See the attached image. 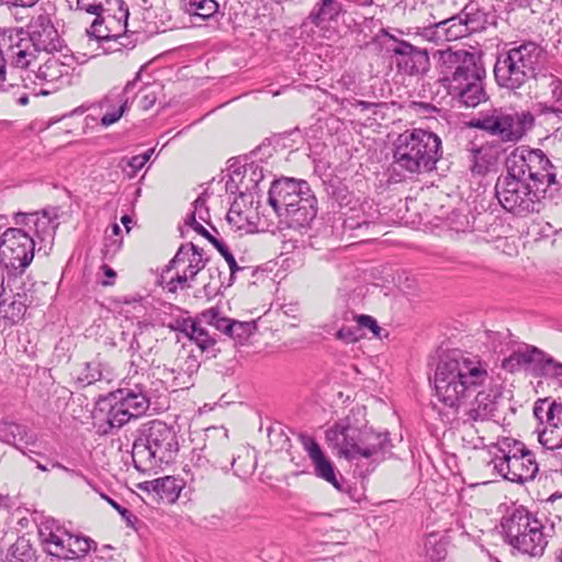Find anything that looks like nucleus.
Masks as SVG:
<instances>
[{
  "mask_svg": "<svg viewBox=\"0 0 562 562\" xmlns=\"http://www.w3.org/2000/svg\"><path fill=\"white\" fill-rule=\"evenodd\" d=\"M486 363L460 353L441 357L435 372L436 396L447 407L457 413L475 395L467 416L472 422H484L494 416L497 409V390H481L490 380Z\"/></svg>",
  "mask_w": 562,
  "mask_h": 562,
  "instance_id": "1",
  "label": "nucleus"
},
{
  "mask_svg": "<svg viewBox=\"0 0 562 562\" xmlns=\"http://www.w3.org/2000/svg\"><path fill=\"white\" fill-rule=\"evenodd\" d=\"M547 50L533 41L514 42L497 53L493 72L496 85L521 94L533 79L547 77Z\"/></svg>",
  "mask_w": 562,
  "mask_h": 562,
  "instance_id": "2",
  "label": "nucleus"
},
{
  "mask_svg": "<svg viewBox=\"0 0 562 562\" xmlns=\"http://www.w3.org/2000/svg\"><path fill=\"white\" fill-rule=\"evenodd\" d=\"M442 154L439 135L425 128L406 130L393 144V166L408 176L429 173Z\"/></svg>",
  "mask_w": 562,
  "mask_h": 562,
  "instance_id": "3",
  "label": "nucleus"
},
{
  "mask_svg": "<svg viewBox=\"0 0 562 562\" xmlns=\"http://www.w3.org/2000/svg\"><path fill=\"white\" fill-rule=\"evenodd\" d=\"M179 452L175 429L166 423L154 419L143 424L136 431L132 459L140 471H156L172 463Z\"/></svg>",
  "mask_w": 562,
  "mask_h": 562,
  "instance_id": "4",
  "label": "nucleus"
},
{
  "mask_svg": "<svg viewBox=\"0 0 562 562\" xmlns=\"http://www.w3.org/2000/svg\"><path fill=\"white\" fill-rule=\"evenodd\" d=\"M268 202L279 216H285L294 229L308 228L317 215V200L304 180H274L268 192Z\"/></svg>",
  "mask_w": 562,
  "mask_h": 562,
  "instance_id": "5",
  "label": "nucleus"
},
{
  "mask_svg": "<svg viewBox=\"0 0 562 562\" xmlns=\"http://www.w3.org/2000/svg\"><path fill=\"white\" fill-rule=\"evenodd\" d=\"M36 240L22 228H8L0 237L1 284L10 292L18 289L26 267L34 258Z\"/></svg>",
  "mask_w": 562,
  "mask_h": 562,
  "instance_id": "6",
  "label": "nucleus"
},
{
  "mask_svg": "<svg viewBox=\"0 0 562 562\" xmlns=\"http://www.w3.org/2000/svg\"><path fill=\"white\" fill-rule=\"evenodd\" d=\"M494 470L505 480L517 484L532 481L539 472L535 453L517 439L504 437L495 445Z\"/></svg>",
  "mask_w": 562,
  "mask_h": 562,
  "instance_id": "7",
  "label": "nucleus"
},
{
  "mask_svg": "<svg viewBox=\"0 0 562 562\" xmlns=\"http://www.w3.org/2000/svg\"><path fill=\"white\" fill-rule=\"evenodd\" d=\"M544 194L542 189L533 187L510 171L501 176L495 184V195L502 207L518 217L539 213Z\"/></svg>",
  "mask_w": 562,
  "mask_h": 562,
  "instance_id": "8",
  "label": "nucleus"
},
{
  "mask_svg": "<svg viewBox=\"0 0 562 562\" xmlns=\"http://www.w3.org/2000/svg\"><path fill=\"white\" fill-rule=\"evenodd\" d=\"M505 167L506 171L542 189L544 193L552 186H555V191L560 190L555 167L541 149L516 148L506 158Z\"/></svg>",
  "mask_w": 562,
  "mask_h": 562,
  "instance_id": "9",
  "label": "nucleus"
},
{
  "mask_svg": "<svg viewBox=\"0 0 562 562\" xmlns=\"http://www.w3.org/2000/svg\"><path fill=\"white\" fill-rule=\"evenodd\" d=\"M153 385L154 382L148 371L132 360L120 387L111 392L112 400L121 401L123 405L140 417L146 414L155 396Z\"/></svg>",
  "mask_w": 562,
  "mask_h": 562,
  "instance_id": "10",
  "label": "nucleus"
},
{
  "mask_svg": "<svg viewBox=\"0 0 562 562\" xmlns=\"http://www.w3.org/2000/svg\"><path fill=\"white\" fill-rule=\"evenodd\" d=\"M46 552L58 559L75 560L86 557L95 542L83 536L72 535L64 530L55 520L42 522L38 529Z\"/></svg>",
  "mask_w": 562,
  "mask_h": 562,
  "instance_id": "11",
  "label": "nucleus"
},
{
  "mask_svg": "<svg viewBox=\"0 0 562 562\" xmlns=\"http://www.w3.org/2000/svg\"><path fill=\"white\" fill-rule=\"evenodd\" d=\"M440 60L449 88L485 77V69L475 53L465 49H447L441 52Z\"/></svg>",
  "mask_w": 562,
  "mask_h": 562,
  "instance_id": "12",
  "label": "nucleus"
},
{
  "mask_svg": "<svg viewBox=\"0 0 562 562\" xmlns=\"http://www.w3.org/2000/svg\"><path fill=\"white\" fill-rule=\"evenodd\" d=\"M363 427H357L350 418L336 422L326 430L328 445L348 460L359 459Z\"/></svg>",
  "mask_w": 562,
  "mask_h": 562,
  "instance_id": "13",
  "label": "nucleus"
},
{
  "mask_svg": "<svg viewBox=\"0 0 562 562\" xmlns=\"http://www.w3.org/2000/svg\"><path fill=\"white\" fill-rule=\"evenodd\" d=\"M557 519L558 525L554 520L549 518H546L538 527L535 525L533 530L528 535H524L513 549L531 558L542 557L549 544L555 543L562 538L561 519L559 517H557Z\"/></svg>",
  "mask_w": 562,
  "mask_h": 562,
  "instance_id": "14",
  "label": "nucleus"
},
{
  "mask_svg": "<svg viewBox=\"0 0 562 562\" xmlns=\"http://www.w3.org/2000/svg\"><path fill=\"white\" fill-rule=\"evenodd\" d=\"M382 36L393 43L386 46V52L397 57L396 64L400 70L407 75H417L427 69L429 57L426 49L400 40L386 30H382Z\"/></svg>",
  "mask_w": 562,
  "mask_h": 562,
  "instance_id": "15",
  "label": "nucleus"
},
{
  "mask_svg": "<svg viewBox=\"0 0 562 562\" xmlns=\"http://www.w3.org/2000/svg\"><path fill=\"white\" fill-rule=\"evenodd\" d=\"M4 57L14 68H27L36 58L37 49L24 29H13L1 34Z\"/></svg>",
  "mask_w": 562,
  "mask_h": 562,
  "instance_id": "16",
  "label": "nucleus"
},
{
  "mask_svg": "<svg viewBox=\"0 0 562 562\" xmlns=\"http://www.w3.org/2000/svg\"><path fill=\"white\" fill-rule=\"evenodd\" d=\"M24 32L30 36L37 52H61L64 47V40L46 12L33 16Z\"/></svg>",
  "mask_w": 562,
  "mask_h": 562,
  "instance_id": "17",
  "label": "nucleus"
},
{
  "mask_svg": "<svg viewBox=\"0 0 562 562\" xmlns=\"http://www.w3.org/2000/svg\"><path fill=\"white\" fill-rule=\"evenodd\" d=\"M517 115L503 110H493L491 114L482 115L474 126L497 136L503 142H517L524 135V128L517 123Z\"/></svg>",
  "mask_w": 562,
  "mask_h": 562,
  "instance_id": "18",
  "label": "nucleus"
},
{
  "mask_svg": "<svg viewBox=\"0 0 562 562\" xmlns=\"http://www.w3.org/2000/svg\"><path fill=\"white\" fill-rule=\"evenodd\" d=\"M326 192L333 207H348V210L352 213L350 216L344 220L345 229L356 231L363 227L368 228L370 225H376L374 222L368 221L364 213L357 209L359 201L341 182L329 183L326 188Z\"/></svg>",
  "mask_w": 562,
  "mask_h": 562,
  "instance_id": "19",
  "label": "nucleus"
},
{
  "mask_svg": "<svg viewBox=\"0 0 562 562\" xmlns=\"http://www.w3.org/2000/svg\"><path fill=\"white\" fill-rule=\"evenodd\" d=\"M112 16H95L90 27L86 30L87 35L90 38L97 41H110L114 40L122 47L133 48L135 43L126 35L127 32V19H116Z\"/></svg>",
  "mask_w": 562,
  "mask_h": 562,
  "instance_id": "20",
  "label": "nucleus"
},
{
  "mask_svg": "<svg viewBox=\"0 0 562 562\" xmlns=\"http://www.w3.org/2000/svg\"><path fill=\"white\" fill-rule=\"evenodd\" d=\"M543 521L524 506L513 508L501 522L505 541L513 548L524 535L533 530L535 525L538 527Z\"/></svg>",
  "mask_w": 562,
  "mask_h": 562,
  "instance_id": "21",
  "label": "nucleus"
},
{
  "mask_svg": "<svg viewBox=\"0 0 562 562\" xmlns=\"http://www.w3.org/2000/svg\"><path fill=\"white\" fill-rule=\"evenodd\" d=\"M138 78L139 75L137 74L135 79L127 81L122 90L113 88L102 99L100 105L106 109V112L100 120L102 126L108 127L116 123L123 116L130 104L128 93L134 89Z\"/></svg>",
  "mask_w": 562,
  "mask_h": 562,
  "instance_id": "22",
  "label": "nucleus"
},
{
  "mask_svg": "<svg viewBox=\"0 0 562 562\" xmlns=\"http://www.w3.org/2000/svg\"><path fill=\"white\" fill-rule=\"evenodd\" d=\"M18 289H14L12 296H7V284H1L2 296H0V317L10 321L11 323L20 322L26 312L27 306L32 303L29 299L27 291L24 288V282L21 279L16 283Z\"/></svg>",
  "mask_w": 562,
  "mask_h": 562,
  "instance_id": "23",
  "label": "nucleus"
},
{
  "mask_svg": "<svg viewBox=\"0 0 562 562\" xmlns=\"http://www.w3.org/2000/svg\"><path fill=\"white\" fill-rule=\"evenodd\" d=\"M543 353L544 351L535 346L525 345L505 358L502 361V368L510 373L531 369L533 374L537 376Z\"/></svg>",
  "mask_w": 562,
  "mask_h": 562,
  "instance_id": "24",
  "label": "nucleus"
},
{
  "mask_svg": "<svg viewBox=\"0 0 562 562\" xmlns=\"http://www.w3.org/2000/svg\"><path fill=\"white\" fill-rule=\"evenodd\" d=\"M302 442L314 464L315 474L330 483L338 491H342L333 462L325 457L317 441L314 438L304 437Z\"/></svg>",
  "mask_w": 562,
  "mask_h": 562,
  "instance_id": "25",
  "label": "nucleus"
},
{
  "mask_svg": "<svg viewBox=\"0 0 562 562\" xmlns=\"http://www.w3.org/2000/svg\"><path fill=\"white\" fill-rule=\"evenodd\" d=\"M392 448L387 431L376 432L371 427H363L359 458L382 460Z\"/></svg>",
  "mask_w": 562,
  "mask_h": 562,
  "instance_id": "26",
  "label": "nucleus"
},
{
  "mask_svg": "<svg viewBox=\"0 0 562 562\" xmlns=\"http://www.w3.org/2000/svg\"><path fill=\"white\" fill-rule=\"evenodd\" d=\"M15 223L26 226L30 234L33 232L32 237L34 239L37 238L41 243L53 244L56 226L46 214L18 213Z\"/></svg>",
  "mask_w": 562,
  "mask_h": 562,
  "instance_id": "27",
  "label": "nucleus"
},
{
  "mask_svg": "<svg viewBox=\"0 0 562 562\" xmlns=\"http://www.w3.org/2000/svg\"><path fill=\"white\" fill-rule=\"evenodd\" d=\"M75 10L86 12L94 16H112L117 19L128 18L130 12L123 0H77Z\"/></svg>",
  "mask_w": 562,
  "mask_h": 562,
  "instance_id": "28",
  "label": "nucleus"
},
{
  "mask_svg": "<svg viewBox=\"0 0 562 562\" xmlns=\"http://www.w3.org/2000/svg\"><path fill=\"white\" fill-rule=\"evenodd\" d=\"M37 438L26 426L0 422V441L12 445L15 449L26 454L25 448L35 445Z\"/></svg>",
  "mask_w": 562,
  "mask_h": 562,
  "instance_id": "29",
  "label": "nucleus"
},
{
  "mask_svg": "<svg viewBox=\"0 0 562 562\" xmlns=\"http://www.w3.org/2000/svg\"><path fill=\"white\" fill-rule=\"evenodd\" d=\"M345 13L339 0H317L311 9L306 20L318 29H324L333 22H337Z\"/></svg>",
  "mask_w": 562,
  "mask_h": 562,
  "instance_id": "30",
  "label": "nucleus"
},
{
  "mask_svg": "<svg viewBox=\"0 0 562 562\" xmlns=\"http://www.w3.org/2000/svg\"><path fill=\"white\" fill-rule=\"evenodd\" d=\"M100 405V411L106 409L105 422L110 429H120L130 420L139 418L134 412L123 405L121 401L112 400V393H109V395L101 401Z\"/></svg>",
  "mask_w": 562,
  "mask_h": 562,
  "instance_id": "31",
  "label": "nucleus"
},
{
  "mask_svg": "<svg viewBox=\"0 0 562 562\" xmlns=\"http://www.w3.org/2000/svg\"><path fill=\"white\" fill-rule=\"evenodd\" d=\"M182 486V481L175 476H164L140 484L142 490L154 492L168 503H173L179 497Z\"/></svg>",
  "mask_w": 562,
  "mask_h": 562,
  "instance_id": "32",
  "label": "nucleus"
},
{
  "mask_svg": "<svg viewBox=\"0 0 562 562\" xmlns=\"http://www.w3.org/2000/svg\"><path fill=\"white\" fill-rule=\"evenodd\" d=\"M467 27L471 33L481 32L487 27L491 23V12H487L485 8L476 0L469 1L460 12Z\"/></svg>",
  "mask_w": 562,
  "mask_h": 562,
  "instance_id": "33",
  "label": "nucleus"
},
{
  "mask_svg": "<svg viewBox=\"0 0 562 562\" xmlns=\"http://www.w3.org/2000/svg\"><path fill=\"white\" fill-rule=\"evenodd\" d=\"M453 95H457L465 106L474 108L485 100V91L483 89V79L462 83L453 88H449Z\"/></svg>",
  "mask_w": 562,
  "mask_h": 562,
  "instance_id": "34",
  "label": "nucleus"
},
{
  "mask_svg": "<svg viewBox=\"0 0 562 562\" xmlns=\"http://www.w3.org/2000/svg\"><path fill=\"white\" fill-rule=\"evenodd\" d=\"M2 562H37L36 549L25 537H19L7 548Z\"/></svg>",
  "mask_w": 562,
  "mask_h": 562,
  "instance_id": "35",
  "label": "nucleus"
},
{
  "mask_svg": "<svg viewBox=\"0 0 562 562\" xmlns=\"http://www.w3.org/2000/svg\"><path fill=\"white\" fill-rule=\"evenodd\" d=\"M469 151V168L472 173L479 176L486 175L496 162V159L493 156L491 148L488 147H476L474 144H472Z\"/></svg>",
  "mask_w": 562,
  "mask_h": 562,
  "instance_id": "36",
  "label": "nucleus"
},
{
  "mask_svg": "<svg viewBox=\"0 0 562 562\" xmlns=\"http://www.w3.org/2000/svg\"><path fill=\"white\" fill-rule=\"evenodd\" d=\"M111 372L106 366L93 360L86 362L77 376V382L82 386L91 385L98 381H110Z\"/></svg>",
  "mask_w": 562,
  "mask_h": 562,
  "instance_id": "37",
  "label": "nucleus"
},
{
  "mask_svg": "<svg viewBox=\"0 0 562 562\" xmlns=\"http://www.w3.org/2000/svg\"><path fill=\"white\" fill-rule=\"evenodd\" d=\"M533 415L541 423L546 420V424L553 419L562 422V403L549 397L538 400L533 407Z\"/></svg>",
  "mask_w": 562,
  "mask_h": 562,
  "instance_id": "38",
  "label": "nucleus"
},
{
  "mask_svg": "<svg viewBox=\"0 0 562 562\" xmlns=\"http://www.w3.org/2000/svg\"><path fill=\"white\" fill-rule=\"evenodd\" d=\"M263 167L256 162L246 164L240 168V182L247 194L257 192L259 183L263 180Z\"/></svg>",
  "mask_w": 562,
  "mask_h": 562,
  "instance_id": "39",
  "label": "nucleus"
},
{
  "mask_svg": "<svg viewBox=\"0 0 562 562\" xmlns=\"http://www.w3.org/2000/svg\"><path fill=\"white\" fill-rule=\"evenodd\" d=\"M539 442L547 450L562 449V422L555 419L546 424L539 431Z\"/></svg>",
  "mask_w": 562,
  "mask_h": 562,
  "instance_id": "40",
  "label": "nucleus"
},
{
  "mask_svg": "<svg viewBox=\"0 0 562 562\" xmlns=\"http://www.w3.org/2000/svg\"><path fill=\"white\" fill-rule=\"evenodd\" d=\"M436 27L442 31L445 40L447 41H454L471 33L470 30L467 27L461 14L451 16L449 19L436 23Z\"/></svg>",
  "mask_w": 562,
  "mask_h": 562,
  "instance_id": "41",
  "label": "nucleus"
},
{
  "mask_svg": "<svg viewBox=\"0 0 562 562\" xmlns=\"http://www.w3.org/2000/svg\"><path fill=\"white\" fill-rule=\"evenodd\" d=\"M424 554L431 562H440L447 555V543L437 532H430L424 540Z\"/></svg>",
  "mask_w": 562,
  "mask_h": 562,
  "instance_id": "42",
  "label": "nucleus"
},
{
  "mask_svg": "<svg viewBox=\"0 0 562 562\" xmlns=\"http://www.w3.org/2000/svg\"><path fill=\"white\" fill-rule=\"evenodd\" d=\"M191 340L202 352H206L210 357H216L218 352V349L215 348L216 338L210 335L203 326L195 324V327H191Z\"/></svg>",
  "mask_w": 562,
  "mask_h": 562,
  "instance_id": "43",
  "label": "nucleus"
},
{
  "mask_svg": "<svg viewBox=\"0 0 562 562\" xmlns=\"http://www.w3.org/2000/svg\"><path fill=\"white\" fill-rule=\"evenodd\" d=\"M186 9L192 15L203 20L212 18L218 11V3L215 0H186Z\"/></svg>",
  "mask_w": 562,
  "mask_h": 562,
  "instance_id": "44",
  "label": "nucleus"
},
{
  "mask_svg": "<svg viewBox=\"0 0 562 562\" xmlns=\"http://www.w3.org/2000/svg\"><path fill=\"white\" fill-rule=\"evenodd\" d=\"M209 470V460L201 453H196L192 457V464L186 465L184 472L187 475H191V484H200L203 482L205 475L204 472Z\"/></svg>",
  "mask_w": 562,
  "mask_h": 562,
  "instance_id": "45",
  "label": "nucleus"
},
{
  "mask_svg": "<svg viewBox=\"0 0 562 562\" xmlns=\"http://www.w3.org/2000/svg\"><path fill=\"white\" fill-rule=\"evenodd\" d=\"M257 330L256 322H239L233 319L227 325V336L238 340L239 342L249 338Z\"/></svg>",
  "mask_w": 562,
  "mask_h": 562,
  "instance_id": "46",
  "label": "nucleus"
},
{
  "mask_svg": "<svg viewBox=\"0 0 562 562\" xmlns=\"http://www.w3.org/2000/svg\"><path fill=\"white\" fill-rule=\"evenodd\" d=\"M61 67L58 59L49 58L40 66L35 77L45 82H54L61 77Z\"/></svg>",
  "mask_w": 562,
  "mask_h": 562,
  "instance_id": "47",
  "label": "nucleus"
},
{
  "mask_svg": "<svg viewBox=\"0 0 562 562\" xmlns=\"http://www.w3.org/2000/svg\"><path fill=\"white\" fill-rule=\"evenodd\" d=\"M537 376L553 378L562 384V363L544 352Z\"/></svg>",
  "mask_w": 562,
  "mask_h": 562,
  "instance_id": "48",
  "label": "nucleus"
},
{
  "mask_svg": "<svg viewBox=\"0 0 562 562\" xmlns=\"http://www.w3.org/2000/svg\"><path fill=\"white\" fill-rule=\"evenodd\" d=\"M200 362L196 357L188 355L182 364L179 366L178 375L173 376L176 386H184L187 381L182 380L183 375L191 378L193 373L198 372Z\"/></svg>",
  "mask_w": 562,
  "mask_h": 562,
  "instance_id": "49",
  "label": "nucleus"
},
{
  "mask_svg": "<svg viewBox=\"0 0 562 562\" xmlns=\"http://www.w3.org/2000/svg\"><path fill=\"white\" fill-rule=\"evenodd\" d=\"M212 245L218 250V252L224 257L226 262L228 263L231 270L229 284L231 285L235 279V274L238 271L245 270L246 267H240L237 265L234 255L231 252L228 247L220 239L212 240Z\"/></svg>",
  "mask_w": 562,
  "mask_h": 562,
  "instance_id": "50",
  "label": "nucleus"
},
{
  "mask_svg": "<svg viewBox=\"0 0 562 562\" xmlns=\"http://www.w3.org/2000/svg\"><path fill=\"white\" fill-rule=\"evenodd\" d=\"M154 149H148L142 155H136L127 159L126 167L123 168V172L126 173L128 178H134L136 173L146 165V162L150 159Z\"/></svg>",
  "mask_w": 562,
  "mask_h": 562,
  "instance_id": "51",
  "label": "nucleus"
},
{
  "mask_svg": "<svg viewBox=\"0 0 562 562\" xmlns=\"http://www.w3.org/2000/svg\"><path fill=\"white\" fill-rule=\"evenodd\" d=\"M541 86L550 88L552 99L562 105V80L547 69V77L537 79Z\"/></svg>",
  "mask_w": 562,
  "mask_h": 562,
  "instance_id": "52",
  "label": "nucleus"
},
{
  "mask_svg": "<svg viewBox=\"0 0 562 562\" xmlns=\"http://www.w3.org/2000/svg\"><path fill=\"white\" fill-rule=\"evenodd\" d=\"M352 319L356 321L357 327L360 328V333H363V329H369L374 337H381L382 328L379 326L378 322L370 315H356L351 312Z\"/></svg>",
  "mask_w": 562,
  "mask_h": 562,
  "instance_id": "53",
  "label": "nucleus"
},
{
  "mask_svg": "<svg viewBox=\"0 0 562 562\" xmlns=\"http://www.w3.org/2000/svg\"><path fill=\"white\" fill-rule=\"evenodd\" d=\"M336 338L344 341L345 344H353L359 341L364 333H360V328L356 326H342L336 333Z\"/></svg>",
  "mask_w": 562,
  "mask_h": 562,
  "instance_id": "54",
  "label": "nucleus"
},
{
  "mask_svg": "<svg viewBox=\"0 0 562 562\" xmlns=\"http://www.w3.org/2000/svg\"><path fill=\"white\" fill-rule=\"evenodd\" d=\"M226 191L229 193H238L240 198L246 196L243 184L240 182V168H237L229 176V179L225 183Z\"/></svg>",
  "mask_w": 562,
  "mask_h": 562,
  "instance_id": "55",
  "label": "nucleus"
},
{
  "mask_svg": "<svg viewBox=\"0 0 562 562\" xmlns=\"http://www.w3.org/2000/svg\"><path fill=\"white\" fill-rule=\"evenodd\" d=\"M123 244L122 237H114L110 235H105L104 245H103V255L105 258H113L115 254L121 249Z\"/></svg>",
  "mask_w": 562,
  "mask_h": 562,
  "instance_id": "56",
  "label": "nucleus"
},
{
  "mask_svg": "<svg viewBox=\"0 0 562 562\" xmlns=\"http://www.w3.org/2000/svg\"><path fill=\"white\" fill-rule=\"evenodd\" d=\"M102 497L121 515L127 526H134V522L137 521V517L130 509L123 507L109 496L102 495Z\"/></svg>",
  "mask_w": 562,
  "mask_h": 562,
  "instance_id": "57",
  "label": "nucleus"
},
{
  "mask_svg": "<svg viewBox=\"0 0 562 562\" xmlns=\"http://www.w3.org/2000/svg\"><path fill=\"white\" fill-rule=\"evenodd\" d=\"M220 310L217 307H211V308H207V310H204L202 311L201 313H199L194 319L196 321V324L199 325H209V326H213L214 323L216 322V319L218 318L220 316Z\"/></svg>",
  "mask_w": 562,
  "mask_h": 562,
  "instance_id": "58",
  "label": "nucleus"
},
{
  "mask_svg": "<svg viewBox=\"0 0 562 562\" xmlns=\"http://www.w3.org/2000/svg\"><path fill=\"white\" fill-rule=\"evenodd\" d=\"M186 224L192 227L193 231L196 232L199 235L206 238L211 244L212 240L216 239L201 223L196 221L195 212H191L190 214H188L186 218Z\"/></svg>",
  "mask_w": 562,
  "mask_h": 562,
  "instance_id": "59",
  "label": "nucleus"
},
{
  "mask_svg": "<svg viewBox=\"0 0 562 562\" xmlns=\"http://www.w3.org/2000/svg\"><path fill=\"white\" fill-rule=\"evenodd\" d=\"M195 217H199L203 222H209L210 213L206 206V198L203 194L199 195L193 202Z\"/></svg>",
  "mask_w": 562,
  "mask_h": 562,
  "instance_id": "60",
  "label": "nucleus"
},
{
  "mask_svg": "<svg viewBox=\"0 0 562 562\" xmlns=\"http://www.w3.org/2000/svg\"><path fill=\"white\" fill-rule=\"evenodd\" d=\"M238 205V202L235 201L231 205L229 211L227 212L226 218L228 223L234 224L237 226V228H241L243 222L247 220L246 216L243 215L241 210H235V206Z\"/></svg>",
  "mask_w": 562,
  "mask_h": 562,
  "instance_id": "61",
  "label": "nucleus"
},
{
  "mask_svg": "<svg viewBox=\"0 0 562 562\" xmlns=\"http://www.w3.org/2000/svg\"><path fill=\"white\" fill-rule=\"evenodd\" d=\"M189 260V265L187 267V270L186 272L188 273V276L190 277V279H194V277L202 270L204 269L206 262H207V259L205 258H190L188 259Z\"/></svg>",
  "mask_w": 562,
  "mask_h": 562,
  "instance_id": "62",
  "label": "nucleus"
},
{
  "mask_svg": "<svg viewBox=\"0 0 562 562\" xmlns=\"http://www.w3.org/2000/svg\"><path fill=\"white\" fill-rule=\"evenodd\" d=\"M196 321L194 318H183L181 321H177L176 326H171L172 329L179 330L184 334L191 340V327H195Z\"/></svg>",
  "mask_w": 562,
  "mask_h": 562,
  "instance_id": "63",
  "label": "nucleus"
},
{
  "mask_svg": "<svg viewBox=\"0 0 562 562\" xmlns=\"http://www.w3.org/2000/svg\"><path fill=\"white\" fill-rule=\"evenodd\" d=\"M189 256V249H188V245H181L178 249V251L176 252L175 257L171 259V261L169 262L167 269H171L173 267V265L178 263V262H184L186 260H188Z\"/></svg>",
  "mask_w": 562,
  "mask_h": 562,
  "instance_id": "64",
  "label": "nucleus"
}]
</instances>
